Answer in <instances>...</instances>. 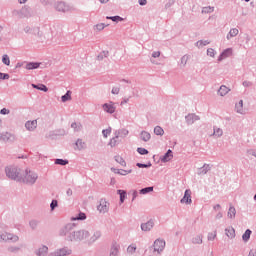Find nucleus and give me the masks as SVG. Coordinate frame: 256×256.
Returning a JSON list of instances; mask_svg holds the SVG:
<instances>
[{"label":"nucleus","mask_w":256,"mask_h":256,"mask_svg":"<svg viewBox=\"0 0 256 256\" xmlns=\"http://www.w3.org/2000/svg\"><path fill=\"white\" fill-rule=\"evenodd\" d=\"M101 237V232H94L93 235L89 234L87 231H78L70 233L68 241H88V243H93Z\"/></svg>","instance_id":"1"},{"label":"nucleus","mask_w":256,"mask_h":256,"mask_svg":"<svg viewBox=\"0 0 256 256\" xmlns=\"http://www.w3.org/2000/svg\"><path fill=\"white\" fill-rule=\"evenodd\" d=\"M6 175L9 179H21V170L15 167L6 168Z\"/></svg>","instance_id":"2"},{"label":"nucleus","mask_w":256,"mask_h":256,"mask_svg":"<svg viewBox=\"0 0 256 256\" xmlns=\"http://www.w3.org/2000/svg\"><path fill=\"white\" fill-rule=\"evenodd\" d=\"M23 181H24V183H29V184L33 185V183H35L37 181V174H35L31 170H26Z\"/></svg>","instance_id":"3"},{"label":"nucleus","mask_w":256,"mask_h":256,"mask_svg":"<svg viewBox=\"0 0 256 256\" xmlns=\"http://www.w3.org/2000/svg\"><path fill=\"white\" fill-rule=\"evenodd\" d=\"M0 241H19V237L7 232L0 233Z\"/></svg>","instance_id":"4"},{"label":"nucleus","mask_w":256,"mask_h":256,"mask_svg":"<svg viewBox=\"0 0 256 256\" xmlns=\"http://www.w3.org/2000/svg\"><path fill=\"white\" fill-rule=\"evenodd\" d=\"M165 249V241L164 240H156L154 242V251H157V253H161Z\"/></svg>","instance_id":"5"},{"label":"nucleus","mask_w":256,"mask_h":256,"mask_svg":"<svg viewBox=\"0 0 256 256\" xmlns=\"http://www.w3.org/2000/svg\"><path fill=\"white\" fill-rule=\"evenodd\" d=\"M66 255H71V250L67 248H61L56 251H54L51 256H66Z\"/></svg>","instance_id":"6"},{"label":"nucleus","mask_w":256,"mask_h":256,"mask_svg":"<svg viewBox=\"0 0 256 256\" xmlns=\"http://www.w3.org/2000/svg\"><path fill=\"white\" fill-rule=\"evenodd\" d=\"M98 211L100 213H107L109 211V202L101 200L100 204L98 205Z\"/></svg>","instance_id":"7"},{"label":"nucleus","mask_w":256,"mask_h":256,"mask_svg":"<svg viewBox=\"0 0 256 256\" xmlns=\"http://www.w3.org/2000/svg\"><path fill=\"white\" fill-rule=\"evenodd\" d=\"M233 55V49L228 48L222 52V54L219 57V61H222V59H227V57H231Z\"/></svg>","instance_id":"8"},{"label":"nucleus","mask_w":256,"mask_h":256,"mask_svg":"<svg viewBox=\"0 0 256 256\" xmlns=\"http://www.w3.org/2000/svg\"><path fill=\"white\" fill-rule=\"evenodd\" d=\"M25 127L28 131H33L37 129V120L26 122Z\"/></svg>","instance_id":"9"},{"label":"nucleus","mask_w":256,"mask_h":256,"mask_svg":"<svg viewBox=\"0 0 256 256\" xmlns=\"http://www.w3.org/2000/svg\"><path fill=\"white\" fill-rule=\"evenodd\" d=\"M173 159V151L168 150L167 153L161 158L162 163H168Z\"/></svg>","instance_id":"10"},{"label":"nucleus","mask_w":256,"mask_h":256,"mask_svg":"<svg viewBox=\"0 0 256 256\" xmlns=\"http://www.w3.org/2000/svg\"><path fill=\"white\" fill-rule=\"evenodd\" d=\"M181 203H191V190H186L184 197L181 199Z\"/></svg>","instance_id":"11"},{"label":"nucleus","mask_w":256,"mask_h":256,"mask_svg":"<svg viewBox=\"0 0 256 256\" xmlns=\"http://www.w3.org/2000/svg\"><path fill=\"white\" fill-rule=\"evenodd\" d=\"M140 139L141 141H144L145 143H147V141L151 140V134L147 131H142L140 133Z\"/></svg>","instance_id":"12"},{"label":"nucleus","mask_w":256,"mask_h":256,"mask_svg":"<svg viewBox=\"0 0 256 256\" xmlns=\"http://www.w3.org/2000/svg\"><path fill=\"white\" fill-rule=\"evenodd\" d=\"M76 149H78V151H83V149H87V144H85L83 140L78 139L76 141Z\"/></svg>","instance_id":"13"},{"label":"nucleus","mask_w":256,"mask_h":256,"mask_svg":"<svg viewBox=\"0 0 256 256\" xmlns=\"http://www.w3.org/2000/svg\"><path fill=\"white\" fill-rule=\"evenodd\" d=\"M229 91H231L227 86L222 85L220 87V89L218 90V93L221 97H225V95H227V93H229Z\"/></svg>","instance_id":"14"},{"label":"nucleus","mask_w":256,"mask_h":256,"mask_svg":"<svg viewBox=\"0 0 256 256\" xmlns=\"http://www.w3.org/2000/svg\"><path fill=\"white\" fill-rule=\"evenodd\" d=\"M103 109L106 113H115V106L113 104H104Z\"/></svg>","instance_id":"15"},{"label":"nucleus","mask_w":256,"mask_h":256,"mask_svg":"<svg viewBox=\"0 0 256 256\" xmlns=\"http://www.w3.org/2000/svg\"><path fill=\"white\" fill-rule=\"evenodd\" d=\"M141 229L142 231H151V229H153V221H148L147 223L142 224Z\"/></svg>","instance_id":"16"},{"label":"nucleus","mask_w":256,"mask_h":256,"mask_svg":"<svg viewBox=\"0 0 256 256\" xmlns=\"http://www.w3.org/2000/svg\"><path fill=\"white\" fill-rule=\"evenodd\" d=\"M56 8H57V11H62L63 13H65V11H69V7L65 5V3L63 2H59Z\"/></svg>","instance_id":"17"},{"label":"nucleus","mask_w":256,"mask_h":256,"mask_svg":"<svg viewBox=\"0 0 256 256\" xmlns=\"http://www.w3.org/2000/svg\"><path fill=\"white\" fill-rule=\"evenodd\" d=\"M197 119L199 118L195 114H189L188 116H186V121L188 125H191V123H194V121H197Z\"/></svg>","instance_id":"18"},{"label":"nucleus","mask_w":256,"mask_h":256,"mask_svg":"<svg viewBox=\"0 0 256 256\" xmlns=\"http://www.w3.org/2000/svg\"><path fill=\"white\" fill-rule=\"evenodd\" d=\"M32 87L34 89H38V91H44V93H47V91H49V89L47 88V86H45V84H40V85L32 84Z\"/></svg>","instance_id":"19"},{"label":"nucleus","mask_w":256,"mask_h":256,"mask_svg":"<svg viewBox=\"0 0 256 256\" xmlns=\"http://www.w3.org/2000/svg\"><path fill=\"white\" fill-rule=\"evenodd\" d=\"M48 251H49V248L47 246H42L41 248H39L37 255L45 256V255H47Z\"/></svg>","instance_id":"20"},{"label":"nucleus","mask_w":256,"mask_h":256,"mask_svg":"<svg viewBox=\"0 0 256 256\" xmlns=\"http://www.w3.org/2000/svg\"><path fill=\"white\" fill-rule=\"evenodd\" d=\"M225 233L227 235V237H229L230 239H233V237H235V229L233 227H229L225 230Z\"/></svg>","instance_id":"21"},{"label":"nucleus","mask_w":256,"mask_h":256,"mask_svg":"<svg viewBox=\"0 0 256 256\" xmlns=\"http://www.w3.org/2000/svg\"><path fill=\"white\" fill-rule=\"evenodd\" d=\"M237 35H239V30L237 28H232L227 35V39H231V37H237Z\"/></svg>","instance_id":"22"},{"label":"nucleus","mask_w":256,"mask_h":256,"mask_svg":"<svg viewBox=\"0 0 256 256\" xmlns=\"http://www.w3.org/2000/svg\"><path fill=\"white\" fill-rule=\"evenodd\" d=\"M39 63H37V62H30V63H28L27 65H26V69H28L29 71L31 70V69H39Z\"/></svg>","instance_id":"23"},{"label":"nucleus","mask_w":256,"mask_h":256,"mask_svg":"<svg viewBox=\"0 0 256 256\" xmlns=\"http://www.w3.org/2000/svg\"><path fill=\"white\" fill-rule=\"evenodd\" d=\"M236 213H237V211L235 210V207L230 206V208L228 210V217H229V219H234Z\"/></svg>","instance_id":"24"},{"label":"nucleus","mask_w":256,"mask_h":256,"mask_svg":"<svg viewBox=\"0 0 256 256\" xmlns=\"http://www.w3.org/2000/svg\"><path fill=\"white\" fill-rule=\"evenodd\" d=\"M62 103H66V101H71V91H67L65 95L61 97Z\"/></svg>","instance_id":"25"},{"label":"nucleus","mask_w":256,"mask_h":256,"mask_svg":"<svg viewBox=\"0 0 256 256\" xmlns=\"http://www.w3.org/2000/svg\"><path fill=\"white\" fill-rule=\"evenodd\" d=\"M106 19H110L111 21H114L115 23H119V21H123V18L120 16H107Z\"/></svg>","instance_id":"26"},{"label":"nucleus","mask_w":256,"mask_h":256,"mask_svg":"<svg viewBox=\"0 0 256 256\" xmlns=\"http://www.w3.org/2000/svg\"><path fill=\"white\" fill-rule=\"evenodd\" d=\"M154 133L155 135H164L165 131L163 130V128H161V126H156L154 128Z\"/></svg>","instance_id":"27"},{"label":"nucleus","mask_w":256,"mask_h":256,"mask_svg":"<svg viewBox=\"0 0 256 256\" xmlns=\"http://www.w3.org/2000/svg\"><path fill=\"white\" fill-rule=\"evenodd\" d=\"M237 113H243V100H240L238 104H236Z\"/></svg>","instance_id":"28"},{"label":"nucleus","mask_w":256,"mask_h":256,"mask_svg":"<svg viewBox=\"0 0 256 256\" xmlns=\"http://www.w3.org/2000/svg\"><path fill=\"white\" fill-rule=\"evenodd\" d=\"M118 194L120 195V201L123 203L125 201V198L127 197V192L124 190H118Z\"/></svg>","instance_id":"29"},{"label":"nucleus","mask_w":256,"mask_h":256,"mask_svg":"<svg viewBox=\"0 0 256 256\" xmlns=\"http://www.w3.org/2000/svg\"><path fill=\"white\" fill-rule=\"evenodd\" d=\"M251 238V230L247 229L242 236L243 241H247Z\"/></svg>","instance_id":"30"},{"label":"nucleus","mask_w":256,"mask_h":256,"mask_svg":"<svg viewBox=\"0 0 256 256\" xmlns=\"http://www.w3.org/2000/svg\"><path fill=\"white\" fill-rule=\"evenodd\" d=\"M153 191V187H146L140 190L141 195H147V193H151Z\"/></svg>","instance_id":"31"},{"label":"nucleus","mask_w":256,"mask_h":256,"mask_svg":"<svg viewBox=\"0 0 256 256\" xmlns=\"http://www.w3.org/2000/svg\"><path fill=\"white\" fill-rule=\"evenodd\" d=\"M118 252H119V244L114 243L113 246H112L111 255H117Z\"/></svg>","instance_id":"32"},{"label":"nucleus","mask_w":256,"mask_h":256,"mask_svg":"<svg viewBox=\"0 0 256 256\" xmlns=\"http://www.w3.org/2000/svg\"><path fill=\"white\" fill-rule=\"evenodd\" d=\"M71 127L74 131H81V123L74 122L71 124Z\"/></svg>","instance_id":"33"},{"label":"nucleus","mask_w":256,"mask_h":256,"mask_svg":"<svg viewBox=\"0 0 256 256\" xmlns=\"http://www.w3.org/2000/svg\"><path fill=\"white\" fill-rule=\"evenodd\" d=\"M2 63H4V65H11V60L9 59V56L7 54L3 56Z\"/></svg>","instance_id":"34"},{"label":"nucleus","mask_w":256,"mask_h":256,"mask_svg":"<svg viewBox=\"0 0 256 256\" xmlns=\"http://www.w3.org/2000/svg\"><path fill=\"white\" fill-rule=\"evenodd\" d=\"M84 219H87V216L85 215V213H80L78 217L72 218V221H83Z\"/></svg>","instance_id":"35"},{"label":"nucleus","mask_w":256,"mask_h":256,"mask_svg":"<svg viewBox=\"0 0 256 256\" xmlns=\"http://www.w3.org/2000/svg\"><path fill=\"white\" fill-rule=\"evenodd\" d=\"M115 161H116L117 163H119L120 165H122V167H125V160H123V157H121V156H116V157H115Z\"/></svg>","instance_id":"36"},{"label":"nucleus","mask_w":256,"mask_h":256,"mask_svg":"<svg viewBox=\"0 0 256 256\" xmlns=\"http://www.w3.org/2000/svg\"><path fill=\"white\" fill-rule=\"evenodd\" d=\"M213 11H215V9L211 6H208V7H204L202 9V13H213Z\"/></svg>","instance_id":"37"},{"label":"nucleus","mask_w":256,"mask_h":256,"mask_svg":"<svg viewBox=\"0 0 256 256\" xmlns=\"http://www.w3.org/2000/svg\"><path fill=\"white\" fill-rule=\"evenodd\" d=\"M187 61H189V56L185 55L181 58L182 67H185L187 65Z\"/></svg>","instance_id":"38"},{"label":"nucleus","mask_w":256,"mask_h":256,"mask_svg":"<svg viewBox=\"0 0 256 256\" xmlns=\"http://www.w3.org/2000/svg\"><path fill=\"white\" fill-rule=\"evenodd\" d=\"M103 137L107 138L109 135H111V127L105 129L102 131Z\"/></svg>","instance_id":"39"},{"label":"nucleus","mask_w":256,"mask_h":256,"mask_svg":"<svg viewBox=\"0 0 256 256\" xmlns=\"http://www.w3.org/2000/svg\"><path fill=\"white\" fill-rule=\"evenodd\" d=\"M55 163L56 165H67L69 161L63 159H56Z\"/></svg>","instance_id":"40"},{"label":"nucleus","mask_w":256,"mask_h":256,"mask_svg":"<svg viewBox=\"0 0 256 256\" xmlns=\"http://www.w3.org/2000/svg\"><path fill=\"white\" fill-rule=\"evenodd\" d=\"M137 152L140 154V155H148L149 154V151L145 148H138L137 149Z\"/></svg>","instance_id":"41"},{"label":"nucleus","mask_w":256,"mask_h":256,"mask_svg":"<svg viewBox=\"0 0 256 256\" xmlns=\"http://www.w3.org/2000/svg\"><path fill=\"white\" fill-rule=\"evenodd\" d=\"M116 173H118V175H129V173H131V170H117Z\"/></svg>","instance_id":"42"},{"label":"nucleus","mask_w":256,"mask_h":256,"mask_svg":"<svg viewBox=\"0 0 256 256\" xmlns=\"http://www.w3.org/2000/svg\"><path fill=\"white\" fill-rule=\"evenodd\" d=\"M37 225H39V221H37V220L30 221L31 229H37Z\"/></svg>","instance_id":"43"},{"label":"nucleus","mask_w":256,"mask_h":256,"mask_svg":"<svg viewBox=\"0 0 256 256\" xmlns=\"http://www.w3.org/2000/svg\"><path fill=\"white\" fill-rule=\"evenodd\" d=\"M94 28L96 29V31H103V29H105V24H97Z\"/></svg>","instance_id":"44"},{"label":"nucleus","mask_w":256,"mask_h":256,"mask_svg":"<svg viewBox=\"0 0 256 256\" xmlns=\"http://www.w3.org/2000/svg\"><path fill=\"white\" fill-rule=\"evenodd\" d=\"M128 253H135V251H137V247L135 245H130L127 248Z\"/></svg>","instance_id":"45"},{"label":"nucleus","mask_w":256,"mask_h":256,"mask_svg":"<svg viewBox=\"0 0 256 256\" xmlns=\"http://www.w3.org/2000/svg\"><path fill=\"white\" fill-rule=\"evenodd\" d=\"M214 135L215 137H221V135H223V130L217 128L214 130Z\"/></svg>","instance_id":"46"},{"label":"nucleus","mask_w":256,"mask_h":256,"mask_svg":"<svg viewBox=\"0 0 256 256\" xmlns=\"http://www.w3.org/2000/svg\"><path fill=\"white\" fill-rule=\"evenodd\" d=\"M207 55H208L209 57H215V50H214L213 48H209V49L207 50Z\"/></svg>","instance_id":"47"},{"label":"nucleus","mask_w":256,"mask_h":256,"mask_svg":"<svg viewBox=\"0 0 256 256\" xmlns=\"http://www.w3.org/2000/svg\"><path fill=\"white\" fill-rule=\"evenodd\" d=\"M215 237H217V232H212L208 235L209 241H214Z\"/></svg>","instance_id":"48"},{"label":"nucleus","mask_w":256,"mask_h":256,"mask_svg":"<svg viewBox=\"0 0 256 256\" xmlns=\"http://www.w3.org/2000/svg\"><path fill=\"white\" fill-rule=\"evenodd\" d=\"M193 243H197V244L203 243V239L201 238V236H198L194 238Z\"/></svg>","instance_id":"49"},{"label":"nucleus","mask_w":256,"mask_h":256,"mask_svg":"<svg viewBox=\"0 0 256 256\" xmlns=\"http://www.w3.org/2000/svg\"><path fill=\"white\" fill-rule=\"evenodd\" d=\"M50 207H51V210L53 211L55 207H57V200H52Z\"/></svg>","instance_id":"50"},{"label":"nucleus","mask_w":256,"mask_h":256,"mask_svg":"<svg viewBox=\"0 0 256 256\" xmlns=\"http://www.w3.org/2000/svg\"><path fill=\"white\" fill-rule=\"evenodd\" d=\"M112 94L119 95V88H117V87L112 88Z\"/></svg>","instance_id":"51"},{"label":"nucleus","mask_w":256,"mask_h":256,"mask_svg":"<svg viewBox=\"0 0 256 256\" xmlns=\"http://www.w3.org/2000/svg\"><path fill=\"white\" fill-rule=\"evenodd\" d=\"M198 47H201V45H209V41H199L197 42Z\"/></svg>","instance_id":"52"},{"label":"nucleus","mask_w":256,"mask_h":256,"mask_svg":"<svg viewBox=\"0 0 256 256\" xmlns=\"http://www.w3.org/2000/svg\"><path fill=\"white\" fill-rule=\"evenodd\" d=\"M110 145H111V147H115V145H117V140L115 138H112L110 140Z\"/></svg>","instance_id":"53"},{"label":"nucleus","mask_w":256,"mask_h":256,"mask_svg":"<svg viewBox=\"0 0 256 256\" xmlns=\"http://www.w3.org/2000/svg\"><path fill=\"white\" fill-rule=\"evenodd\" d=\"M1 115H9V110H7L6 108H3L1 111H0Z\"/></svg>","instance_id":"54"},{"label":"nucleus","mask_w":256,"mask_h":256,"mask_svg":"<svg viewBox=\"0 0 256 256\" xmlns=\"http://www.w3.org/2000/svg\"><path fill=\"white\" fill-rule=\"evenodd\" d=\"M160 55H161V52L157 51V52H153L152 57L157 58V57H160Z\"/></svg>","instance_id":"55"},{"label":"nucleus","mask_w":256,"mask_h":256,"mask_svg":"<svg viewBox=\"0 0 256 256\" xmlns=\"http://www.w3.org/2000/svg\"><path fill=\"white\" fill-rule=\"evenodd\" d=\"M248 256H256V250H251Z\"/></svg>","instance_id":"56"},{"label":"nucleus","mask_w":256,"mask_h":256,"mask_svg":"<svg viewBox=\"0 0 256 256\" xmlns=\"http://www.w3.org/2000/svg\"><path fill=\"white\" fill-rule=\"evenodd\" d=\"M139 5H147V0H140Z\"/></svg>","instance_id":"57"},{"label":"nucleus","mask_w":256,"mask_h":256,"mask_svg":"<svg viewBox=\"0 0 256 256\" xmlns=\"http://www.w3.org/2000/svg\"><path fill=\"white\" fill-rule=\"evenodd\" d=\"M2 79H9V74H3Z\"/></svg>","instance_id":"58"},{"label":"nucleus","mask_w":256,"mask_h":256,"mask_svg":"<svg viewBox=\"0 0 256 256\" xmlns=\"http://www.w3.org/2000/svg\"><path fill=\"white\" fill-rule=\"evenodd\" d=\"M137 167H147V164L138 163V164H137Z\"/></svg>","instance_id":"59"},{"label":"nucleus","mask_w":256,"mask_h":256,"mask_svg":"<svg viewBox=\"0 0 256 256\" xmlns=\"http://www.w3.org/2000/svg\"><path fill=\"white\" fill-rule=\"evenodd\" d=\"M243 85H244V87H249V85H251V83L250 82H243Z\"/></svg>","instance_id":"60"},{"label":"nucleus","mask_w":256,"mask_h":256,"mask_svg":"<svg viewBox=\"0 0 256 256\" xmlns=\"http://www.w3.org/2000/svg\"><path fill=\"white\" fill-rule=\"evenodd\" d=\"M214 209H216V210L221 209V205L217 204L216 206H214Z\"/></svg>","instance_id":"61"},{"label":"nucleus","mask_w":256,"mask_h":256,"mask_svg":"<svg viewBox=\"0 0 256 256\" xmlns=\"http://www.w3.org/2000/svg\"><path fill=\"white\" fill-rule=\"evenodd\" d=\"M216 217H217V219H221V217H223V214L222 213H218Z\"/></svg>","instance_id":"62"},{"label":"nucleus","mask_w":256,"mask_h":256,"mask_svg":"<svg viewBox=\"0 0 256 256\" xmlns=\"http://www.w3.org/2000/svg\"><path fill=\"white\" fill-rule=\"evenodd\" d=\"M65 231H67V228H65L64 230H62V231L60 232V235H65Z\"/></svg>","instance_id":"63"},{"label":"nucleus","mask_w":256,"mask_h":256,"mask_svg":"<svg viewBox=\"0 0 256 256\" xmlns=\"http://www.w3.org/2000/svg\"><path fill=\"white\" fill-rule=\"evenodd\" d=\"M100 3H109V0H99Z\"/></svg>","instance_id":"64"}]
</instances>
